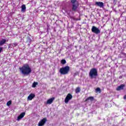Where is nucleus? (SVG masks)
I'll list each match as a JSON object with an SVG mask.
<instances>
[{"label":"nucleus","mask_w":126,"mask_h":126,"mask_svg":"<svg viewBox=\"0 0 126 126\" xmlns=\"http://www.w3.org/2000/svg\"><path fill=\"white\" fill-rule=\"evenodd\" d=\"M20 72L23 75H29L31 72H32V70L28 63L24 64L22 67L19 68Z\"/></svg>","instance_id":"nucleus-1"},{"label":"nucleus","mask_w":126,"mask_h":126,"mask_svg":"<svg viewBox=\"0 0 126 126\" xmlns=\"http://www.w3.org/2000/svg\"><path fill=\"white\" fill-rule=\"evenodd\" d=\"M89 75L91 79H96L97 76H98V71H97V69L95 68H92L90 71Z\"/></svg>","instance_id":"nucleus-2"},{"label":"nucleus","mask_w":126,"mask_h":126,"mask_svg":"<svg viewBox=\"0 0 126 126\" xmlns=\"http://www.w3.org/2000/svg\"><path fill=\"white\" fill-rule=\"evenodd\" d=\"M69 69H70V68L69 66H65L60 68V72L61 74L64 75L65 74H67L68 72H69Z\"/></svg>","instance_id":"nucleus-3"},{"label":"nucleus","mask_w":126,"mask_h":126,"mask_svg":"<svg viewBox=\"0 0 126 126\" xmlns=\"http://www.w3.org/2000/svg\"><path fill=\"white\" fill-rule=\"evenodd\" d=\"M92 32L93 33H94V34H100L101 33V31L99 29L95 26H93L92 28Z\"/></svg>","instance_id":"nucleus-4"},{"label":"nucleus","mask_w":126,"mask_h":126,"mask_svg":"<svg viewBox=\"0 0 126 126\" xmlns=\"http://www.w3.org/2000/svg\"><path fill=\"white\" fill-rule=\"evenodd\" d=\"M71 99H72V95H71L70 94H68L65 98V103L66 104H67V103H68V101L70 100H71Z\"/></svg>","instance_id":"nucleus-5"},{"label":"nucleus","mask_w":126,"mask_h":126,"mask_svg":"<svg viewBox=\"0 0 126 126\" xmlns=\"http://www.w3.org/2000/svg\"><path fill=\"white\" fill-rule=\"evenodd\" d=\"M46 122H47V118H43V119H42L39 122L38 124V126H43L46 124Z\"/></svg>","instance_id":"nucleus-6"},{"label":"nucleus","mask_w":126,"mask_h":126,"mask_svg":"<svg viewBox=\"0 0 126 126\" xmlns=\"http://www.w3.org/2000/svg\"><path fill=\"white\" fill-rule=\"evenodd\" d=\"M35 94H31L27 98L28 101H32L34 98H35Z\"/></svg>","instance_id":"nucleus-7"},{"label":"nucleus","mask_w":126,"mask_h":126,"mask_svg":"<svg viewBox=\"0 0 126 126\" xmlns=\"http://www.w3.org/2000/svg\"><path fill=\"white\" fill-rule=\"evenodd\" d=\"M25 116V112H22L21 114H20L19 116H18L17 120L20 121L21 119H23V118H24Z\"/></svg>","instance_id":"nucleus-8"},{"label":"nucleus","mask_w":126,"mask_h":126,"mask_svg":"<svg viewBox=\"0 0 126 126\" xmlns=\"http://www.w3.org/2000/svg\"><path fill=\"white\" fill-rule=\"evenodd\" d=\"M95 5L99 7H104V3L102 2H95Z\"/></svg>","instance_id":"nucleus-9"},{"label":"nucleus","mask_w":126,"mask_h":126,"mask_svg":"<svg viewBox=\"0 0 126 126\" xmlns=\"http://www.w3.org/2000/svg\"><path fill=\"white\" fill-rule=\"evenodd\" d=\"M78 7V4H72V9L73 11H75L77 8Z\"/></svg>","instance_id":"nucleus-10"},{"label":"nucleus","mask_w":126,"mask_h":126,"mask_svg":"<svg viewBox=\"0 0 126 126\" xmlns=\"http://www.w3.org/2000/svg\"><path fill=\"white\" fill-rule=\"evenodd\" d=\"M124 87H125V85L122 84L120 86L118 87L116 89L117 91H120L121 90H123L124 89Z\"/></svg>","instance_id":"nucleus-11"},{"label":"nucleus","mask_w":126,"mask_h":126,"mask_svg":"<svg viewBox=\"0 0 126 126\" xmlns=\"http://www.w3.org/2000/svg\"><path fill=\"white\" fill-rule=\"evenodd\" d=\"M55 100V97H52L48 100V104H51L53 102H54V100Z\"/></svg>","instance_id":"nucleus-12"},{"label":"nucleus","mask_w":126,"mask_h":126,"mask_svg":"<svg viewBox=\"0 0 126 126\" xmlns=\"http://www.w3.org/2000/svg\"><path fill=\"white\" fill-rule=\"evenodd\" d=\"M94 100V97L93 96H90L89 97H88L86 99V101H91V102H92V101H93Z\"/></svg>","instance_id":"nucleus-13"},{"label":"nucleus","mask_w":126,"mask_h":126,"mask_svg":"<svg viewBox=\"0 0 126 126\" xmlns=\"http://www.w3.org/2000/svg\"><path fill=\"white\" fill-rule=\"evenodd\" d=\"M31 42H32V39H31V38L30 37H28L27 39V43H28V45H30L31 44Z\"/></svg>","instance_id":"nucleus-14"},{"label":"nucleus","mask_w":126,"mask_h":126,"mask_svg":"<svg viewBox=\"0 0 126 126\" xmlns=\"http://www.w3.org/2000/svg\"><path fill=\"white\" fill-rule=\"evenodd\" d=\"M5 42H6V40L5 39H2L0 41V45L2 46L3 45V44H5Z\"/></svg>","instance_id":"nucleus-15"},{"label":"nucleus","mask_w":126,"mask_h":126,"mask_svg":"<svg viewBox=\"0 0 126 126\" xmlns=\"http://www.w3.org/2000/svg\"><path fill=\"white\" fill-rule=\"evenodd\" d=\"M21 7H22L21 11H24V12H25L26 9V6H25V4H23Z\"/></svg>","instance_id":"nucleus-16"},{"label":"nucleus","mask_w":126,"mask_h":126,"mask_svg":"<svg viewBox=\"0 0 126 126\" xmlns=\"http://www.w3.org/2000/svg\"><path fill=\"white\" fill-rule=\"evenodd\" d=\"M36 85H38V82H34L32 85V87L35 88Z\"/></svg>","instance_id":"nucleus-17"},{"label":"nucleus","mask_w":126,"mask_h":126,"mask_svg":"<svg viewBox=\"0 0 126 126\" xmlns=\"http://www.w3.org/2000/svg\"><path fill=\"white\" fill-rule=\"evenodd\" d=\"M71 2L72 4H75L77 3V1L76 0H71Z\"/></svg>","instance_id":"nucleus-18"},{"label":"nucleus","mask_w":126,"mask_h":126,"mask_svg":"<svg viewBox=\"0 0 126 126\" xmlns=\"http://www.w3.org/2000/svg\"><path fill=\"white\" fill-rule=\"evenodd\" d=\"M76 93H79L80 92V88L78 87L75 90Z\"/></svg>","instance_id":"nucleus-19"},{"label":"nucleus","mask_w":126,"mask_h":126,"mask_svg":"<svg viewBox=\"0 0 126 126\" xmlns=\"http://www.w3.org/2000/svg\"><path fill=\"white\" fill-rule=\"evenodd\" d=\"M61 63H62V64H65V63H66V61H65V60H62L61 61Z\"/></svg>","instance_id":"nucleus-20"},{"label":"nucleus","mask_w":126,"mask_h":126,"mask_svg":"<svg viewBox=\"0 0 126 126\" xmlns=\"http://www.w3.org/2000/svg\"><path fill=\"white\" fill-rule=\"evenodd\" d=\"M12 101H11V100H9L8 101L7 103H6V105L7 106H10V105H11V103H12Z\"/></svg>","instance_id":"nucleus-21"},{"label":"nucleus","mask_w":126,"mask_h":126,"mask_svg":"<svg viewBox=\"0 0 126 126\" xmlns=\"http://www.w3.org/2000/svg\"><path fill=\"white\" fill-rule=\"evenodd\" d=\"M100 88H97L96 89H95V91L96 92H99V91H100Z\"/></svg>","instance_id":"nucleus-22"},{"label":"nucleus","mask_w":126,"mask_h":126,"mask_svg":"<svg viewBox=\"0 0 126 126\" xmlns=\"http://www.w3.org/2000/svg\"><path fill=\"white\" fill-rule=\"evenodd\" d=\"M12 46L14 48V47H16L17 46V43H14L12 44Z\"/></svg>","instance_id":"nucleus-23"},{"label":"nucleus","mask_w":126,"mask_h":126,"mask_svg":"<svg viewBox=\"0 0 126 126\" xmlns=\"http://www.w3.org/2000/svg\"><path fill=\"white\" fill-rule=\"evenodd\" d=\"M2 51V47H0V54L1 53Z\"/></svg>","instance_id":"nucleus-24"},{"label":"nucleus","mask_w":126,"mask_h":126,"mask_svg":"<svg viewBox=\"0 0 126 126\" xmlns=\"http://www.w3.org/2000/svg\"><path fill=\"white\" fill-rule=\"evenodd\" d=\"M11 46V44H9L8 45V49L10 48Z\"/></svg>","instance_id":"nucleus-25"},{"label":"nucleus","mask_w":126,"mask_h":126,"mask_svg":"<svg viewBox=\"0 0 126 126\" xmlns=\"http://www.w3.org/2000/svg\"><path fill=\"white\" fill-rule=\"evenodd\" d=\"M124 99L125 100H126V95H125V96H124Z\"/></svg>","instance_id":"nucleus-26"},{"label":"nucleus","mask_w":126,"mask_h":126,"mask_svg":"<svg viewBox=\"0 0 126 126\" xmlns=\"http://www.w3.org/2000/svg\"><path fill=\"white\" fill-rule=\"evenodd\" d=\"M47 104H48V101H46Z\"/></svg>","instance_id":"nucleus-27"}]
</instances>
